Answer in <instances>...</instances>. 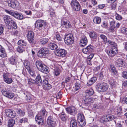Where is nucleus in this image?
<instances>
[{
    "mask_svg": "<svg viewBox=\"0 0 127 127\" xmlns=\"http://www.w3.org/2000/svg\"><path fill=\"white\" fill-rule=\"evenodd\" d=\"M93 47L91 45H89L86 48L83 49L82 51L83 53L89 55L93 50Z\"/></svg>",
    "mask_w": 127,
    "mask_h": 127,
    "instance_id": "obj_10",
    "label": "nucleus"
},
{
    "mask_svg": "<svg viewBox=\"0 0 127 127\" xmlns=\"http://www.w3.org/2000/svg\"><path fill=\"white\" fill-rule=\"evenodd\" d=\"M48 46L50 49L53 50H57L58 47L57 45L53 43H50L48 45Z\"/></svg>",
    "mask_w": 127,
    "mask_h": 127,
    "instance_id": "obj_30",
    "label": "nucleus"
},
{
    "mask_svg": "<svg viewBox=\"0 0 127 127\" xmlns=\"http://www.w3.org/2000/svg\"><path fill=\"white\" fill-rule=\"evenodd\" d=\"M106 117L108 120V122L110 121H111L114 119V116L111 115H108L106 116Z\"/></svg>",
    "mask_w": 127,
    "mask_h": 127,
    "instance_id": "obj_51",
    "label": "nucleus"
},
{
    "mask_svg": "<svg viewBox=\"0 0 127 127\" xmlns=\"http://www.w3.org/2000/svg\"><path fill=\"white\" fill-rule=\"evenodd\" d=\"M108 86L107 84L103 82L98 83L96 86V88L99 92H104L108 89Z\"/></svg>",
    "mask_w": 127,
    "mask_h": 127,
    "instance_id": "obj_2",
    "label": "nucleus"
},
{
    "mask_svg": "<svg viewBox=\"0 0 127 127\" xmlns=\"http://www.w3.org/2000/svg\"><path fill=\"white\" fill-rule=\"evenodd\" d=\"M56 119L53 116H49L47 119V123L49 127H54L56 125Z\"/></svg>",
    "mask_w": 127,
    "mask_h": 127,
    "instance_id": "obj_4",
    "label": "nucleus"
},
{
    "mask_svg": "<svg viewBox=\"0 0 127 127\" xmlns=\"http://www.w3.org/2000/svg\"><path fill=\"white\" fill-rule=\"evenodd\" d=\"M77 121L79 125L80 126L83 127L86 124L84 120V116L82 113H80L78 114Z\"/></svg>",
    "mask_w": 127,
    "mask_h": 127,
    "instance_id": "obj_3",
    "label": "nucleus"
},
{
    "mask_svg": "<svg viewBox=\"0 0 127 127\" xmlns=\"http://www.w3.org/2000/svg\"><path fill=\"white\" fill-rule=\"evenodd\" d=\"M62 24L63 26L66 28H70L72 27L70 23L68 21H64Z\"/></svg>",
    "mask_w": 127,
    "mask_h": 127,
    "instance_id": "obj_26",
    "label": "nucleus"
},
{
    "mask_svg": "<svg viewBox=\"0 0 127 127\" xmlns=\"http://www.w3.org/2000/svg\"><path fill=\"white\" fill-rule=\"evenodd\" d=\"M117 49L116 47L113 46L110 50H107V53L110 57H113L117 53Z\"/></svg>",
    "mask_w": 127,
    "mask_h": 127,
    "instance_id": "obj_6",
    "label": "nucleus"
},
{
    "mask_svg": "<svg viewBox=\"0 0 127 127\" xmlns=\"http://www.w3.org/2000/svg\"><path fill=\"white\" fill-rule=\"evenodd\" d=\"M28 72H29L30 74L32 76L34 77L35 76V74L34 72L32 70H31V69L30 70H28Z\"/></svg>",
    "mask_w": 127,
    "mask_h": 127,
    "instance_id": "obj_58",
    "label": "nucleus"
},
{
    "mask_svg": "<svg viewBox=\"0 0 127 127\" xmlns=\"http://www.w3.org/2000/svg\"><path fill=\"white\" fill-rule=\"evenodd\" d=\"M96 80V78L95 77H92L90 80H89L87 83L88 86L92 85Z\"/></svg>",
    "mask_w": 127,
    "mask_h": 127,
    "instance_id": "obj_24",
    "label": "nucleus"
},
{
    "mask_svg": "<svg viewBox=\"0 0 127 127\" xmlns=\"http://www.w3.org/2000/svg\"><path fill=\"white\" fill-rule=\"evenodd\" d=\"M28 121V119L27 118H23L21 119L19 122L20 123H25L26 122H27Z\"/></svg>",
    "mask_w": 127,
    "mask_h": 127,
    "instance_id": "obj_53",
    "label": "nucleus"
},
{
    "mask_svg": "<svg viewBox=\"0 0 127 127\" xmlns=\"http://www.w3.org/2000/svg\"><path fill=\"white\" fill-rule=\"evenodd\" d=\"M54 73L55 75L56 76H58L60 73V70L58 69H55L54 70Z\"/></svg>",
    "mask_w": 127,
    "mask_h": 127,
    "instance_id": "obj_52",
    "label": "nucleus"
},
{
    "mask_svg": "<svg viewBox=\"0 0 127 127\" xmlns=\"http://www.w3.org/2000/svg\"><path fill=\"white\" fill-rule=\"evenodd\" d=\"M100 121L101 123L105 124L108 122V120L106 116H103L100 119Z\"/></svg>",
    "mask_w": 127,
    "mask_h": 127,
    "instance_id": "obj_42",
    "label": "nucleus"
},
{
    "mask_svg": "<svg viewBox=\"0 0 127 127\" xmlns=\"http://www.w3.org/2000/svg\"><path fill=\"white\" fill-rule=\"evenodd\" d=\"M3 77L4 81L7 84H10L12 82V79L9 77L7 73H4L3 75Z\"/></svg>",
    "mask_w": 127,
    "mask_h": 127,
    "instance_id": "obj_16",
    "label": "nucleus"
},
{
    "mask_svg": "<svg viewBox=\"0 0 127 127\" xmlns=\"http://www.w3.org/2000/svg\"><path fill=\"white\" fill-rule=\"evenodd\" d=\"M34 33L32 31L29 32L27 34V38L29 42L30 43L34 44Z\"/></svg>",
    "mask_w": 127,
    "mask_h": 127,
    "instance_id": "obj_9",
    "label": "nucleus"
},
{
    "mask_svg": "<svg viewBox=\"0 0 127 127\" xmlns=\"http://www.w3.org/2000/svg\"><path fill=\"white\" fill-rule=\"evenodd\" d=\"M81 85L79 83H76L75 85V90L77 91L80 89Z\"/></svg>",
    "mask_w": 127,
    "mask_h": 127,
    "instance_id": "obj_54",
    "label": "nucleus"
},
{
    "mask_svg": "<svg viewBox=\"0 0 127 127\" xmlns=\"http://www.w3.org/2000/svg\"><path fill=\"white\" fill-rule=\"evenodd\" d=\"M109 70L114 75H116L117 73V71L114 65H110L109 67Z\"/></svg>",
    "mask_w": 127,
    "mask_h": 127,
    "instance_id": "obj_22",
    "label": "nucleus"
},
{
    "mask_svg": "<svg viewBox=\"0 0 127 127\" xmlns=\"http://www.w3.org/2000/svg\"><path fill=\"white\" fill-rule=\"evenodd\" d=\"M17 111L18 114L21 116H23L25 115V112L20 109H18Z\"/></svg>",
    "mask_w": 127,
    "mask_h": 127,
    "instance_id": "obj_44",
    "label": "nucleus"
},
{
    "mask_svg": "<svg viewBox=\"0 0 127 127\" xmlns=\"http://www.w3.org/2000/svg\"><path fill=\"white\" fill-rule=\"evenodd\" d=\"M117 115L119 116H121L123 114L122 112V108L121 107H118L116 111Z\"/></svg>",
    "mask_w": 127,
    "mask_h": 127,
    "instance_id": "obj_38",
    "label": "nucleus"
},
{
    "mask_svg": "<svg viewBox=\"0 0 127 127\" xmlns=\"http://www.w3.org/2000/svg\"><path fill=\"white\" fill-rule=\"evenodd\" d=\"M16 2L17 1L15 0H8V5L13 8H14L16 6Z\"/></svg>",
    "mask_w": 127,
    "mask_h": 127,
    "instance_id": "obj_17",
    "label": "nucleus"
},
{
    "mask_svg": "<svg viewBox=\"0 0 127 127\" xmlns=\"http://www.w3.org/2000/svg\"><path fill=\"white\" fill-rule=\"evenodd\" d=\"M42 66L39 69V70L44 73H48L49 72L48 67L45 65H42Z\"/></svg>",
    "mask_w": 127,
    "mask_h": 127,
    "instance_id": "obj_19",
    "label": "nucleus"
},
{
    "mask_svg": "<svg viewBox=\"0 0 127 127\" xmlns=\"http://www.w3.org/2000/svg\"><path fill=\"white\" fill-rule=\"evenodd\" d=\"M8 50L11 52H12L13 51V46L11 44H9L8 46Z\"/></svg>",
    "mask_w": 127,
    "mask_h": 127,
    "instance_id": "obj_56",
    "label": "nucleus"
},
{
    "mask_svg": "<svg viewBox=\"0 0 127 127\" xmlns=\"http://www.w3.org/2000/svg\"><path fill=\"white\" fill-rule=\"evenodd\" d=\"M5 113L7 116L9 117L14 118L15 116V112L10 109L6 110Z\"/></svg>",
    "mask_w": 127,
    "mask_h": 127,
    "instance_id": "obj_15",
    "label": "nucleus"
},
{
    "mask_svg": "<svg viewBox=\"0 0 127 127\" xmlns=\"http://www.w3.org/2000/svg\"><path fill=\"white\" fill-rule=\"evenodd\" d=\"M43 88L45 90H49L51 88V86L49 83L43 86Z\"/></svg>",
    "mask_w": 127,
    "mask_h": 127,
    "instance_id": "obj_49",
    "label": "nucleus"
},
{
    "mask_svg": "<svg viewBox=\"0 0 127 127\" xmlns=\"http://www.w3.org/2000/svg\"><path fill=\"white\" fill-rule=\"evenodd\" d=\"M6 54L4 49L0 45V56L4 58L6 56Z\"/></svg>",
    "mask_w": 127,
    "mask_h": 127,
    "instance_id": "obj_20",
    "label": "nucleus"
},
{
    "mask_svg": "<svg viewBox=\"0 0 127 127\" xmlns=\"http://www.w3.org/2000/svg\"><path fill=\"white\" fill-rule=\"evenodd\" d=\"M1 92L3 95L6 97L8 96V94L9 93V90L5 88V89H3L1 90Z\"/></svg>",
    "mask_w": 127,
    "mask_h": 127,
    "instance_id": "obj_43",
    "label": "nucleus"
},
{
    "mask_svg": "<svg viewBox=\"0 0 127 127\" xmlns=\"http://www.w3.org/2000/svg\"><path fill=\"white\" fill-rule=\"evenodd\" d=\"M5 11L7 13L11 15L13 17L14 16L15 14V12H13L12 11H9L6 9H5Z\"/></svg>",
    "mask_w": 127,
    "mask_h": 127,
    "instance_id": "obj_47",
    "label": "nucleus"
},
{
    "mask_svg": "<svg viewBox=\"0 0 127 127\" xmlns=\"http://www.w3.org/2000/svg\"><path fill=\"white\" fill-rule=\"evenodd\" d=\"M43 117L40 115H39V114L36 116L35 118V121L38 125H42L44 124Z\"/></svg>",
    "mask_w": 127,
    "mask_h": 127,
    "instance_id": "obj_13",
    "label": "nucleus"
},
{
    "mask_svg": "<svg viewBox=\"0 0 127 127\" xmlns=\"http://www.w3.org/2000/svg\"><path fill=\"white\" fill-rule=\"evenodd\" d=\"M35 82L38 86H40L42 84V80L40 74H38L35 79Z\"/></svg>",
    "mask_w": 127,
    "mask_h": 127,
    "instance_id": "obj_27",
    "label": "nucleus"
},
{
    "mask_svg": "<svg viewBox=\"0 0 127 127\" xmlns=\"http://www.w3.org/2000/svg\"><path fill=\"white\" fill-rule=\"evenodd\" d=\"M50 51L48 49L46 48H42L40 49L38 52V56L40 57H47L49 55Z\"/></svg>",
    "mask_w": 127,
    "mask_h": 127,
    "instance_id": "obj_1",
    "label": "nucleus"
},
{
    "mask_svg": "<svg viewBox=\"0 0 127 127\" xmlns=\"http://www.w3.org/2000/svg\"><path fill=\"white\" fill-rule=\"evenodd\" d=\"M18 44L21 46H25L27 44V42L23 40H19L18 42Z\"/></svg>",
    "mask_w": 127,
    "mask_h": 127,
    "instance_id": "obj_36",
    "label": "nucleus"
},
{
    "mask_svg": "<svg viewBox=\"0 0 127 127\" xmlns=\"http://www.w3.org/2000/svg\"><path fill=\"white\" fill-rule=\"evenodd\" d=\"M115 16L116 19L118 20H121L122 19V17L121 16L117 13L115 14Z\"/></svg>",
    "mask_w": 127,
    "mask_h": 127,
    "instance_id": "obj_57",
    "label": "nucleus"
},
{
    "mask_svg": "<svg viewBox=\"0 0 127 127\" xmlns=\"http://www.w3.org/2000/svg\"><path fill=\"white\" fill-rule=\"evenodd\" d=\"M89 34L90 37L93 39L96 38L97 37L96 33L95 32H91L89 33Z\"/></svg>",
    "mask_w": 127,
    "mask_h": 127,
    "instance_id": "obj_35",
    "label": "nucleus"
},
{
    "mask_svg": "<svg viewBox=\"0 0 127 127\" xmlns=\"http://www.w3.org/2000/svg\"><path fill=\"white\" fill-rule=\"evenodd\" d=\"M11 25V26L14 29H16L17 28V25L16 23L14 21V22L12 23V24Z\"/></svg>",
    "mask_w": 127,
    "mask_h": 127,
    "instance_id": "obj_59",
    "label": "nucleus"
},
{
    "mask_svg": "<svg viewBox=\"0 0 127 127\" xmlns=\"http://www.w3.org/2000/svg\"><path fill=\"white\" fill-rule=\"evenodd\" d=\"M24 65L25 68L28 70H30V62L27 61H25L24 63Z\"/></svg>",
    "mask_w": 127,
    "mask_h": 127,
    "instance_id": "obj_32",
    "label": "nucleus"
},
{
    "mask_svg": "<svg viewBox=\"0 0 127 127\" xmlns=\"http://www.w3.org/2000/svg\"><path fill=\"white\" fill-rule=\"evenodd\" d=\"M64 41L65 43L68 45L72 44L74 41L72 35L69 34L67 35L65 37Z\"/></svg>",
    "mask_w": 127,
    "mask_h": 127,
    "instance_id": "obj_8",
    "label": "nucleus"
},
{
    "mask_svg": "<svg viewBox=\"0 0 127 127\" xmlns=\"http://www.w3.org/2000/svg\"><path fill=\"white\" fill-rule=\"evenodd\" d=\"M8 95L7 97L10 98H11L14 97V94L9 90V93H8Z\"/></svg>",
    "mask_w": 127,
    "mask_h": 127,
    "instance_id": "obj_48",
    "label": "nucleus"
},
{
    "mask_svg": "<svg viewBox=\"0 0 127 127\" xmlns=\"http://www.w3.org/2000/svg\"><path fill=\"white\" fill-rule=\"evenodd\" d=\"M96 80V78L95 77H92L90 80H89L87 83L88 86L92 85Z\"/></svg>",
    "mask_w": 127,
    "mask_h": 127,
    "instance_id": "obj_25",
    "label": "nucleus"
},
{
    "mask_svg": "<svg viewBox=\"0 0 127 127\" xmlns=\"http://www.w3.org/2000/svg\"><path fill=\"white\" fill-rule=\"evenodd\" d=\"M121 31L124 34H127V28H122L121 29Z\"/></svg>",
    "mask_w": 127,
    "mask_h": 127,
    "instance_id": "obj_62",
    "label": "nucleus"
},
{
    "mask_svg": "<svg viewBox=\"0 0 127 127\" xmlns=\"http://www.w3.org/2000/svg\"><path fill=\"white\" fill-rule=\"evenodd\" d=\"M9 61L10 62V63L12 64H15L16 63V60L15 57L13 56L11 57L10 58Z\"/></svg>",
    "mask_w": 127,
    "mask_h": 127,
    "instance_id": "obj_46",
    "label": "nucleus"
},
{
    "mask_svg": "<svg viewBox=\"0 0 127 127\" xmlns=\"http://www.w3.org/2000/svg\"><path fill=\"white\" fill-rule=\"evenodd\" d=\"M85 92L87 95H91L94 93V91L92 89H90L88 90L85 91Z\"/></svg>",
    "mask_w": 127,
    "mask_h": 127,
    "instance_id": "obj_41",
    "label": "nucleus"
},
{
    "mask_svg": "<svg viewBox=\"0 0 127 127\" xmlns=\"http://www.w3.org/2000/svg\"><path fill=\"white\" fill-rule=\"evenodd\" d=\"M66 54V51L63 49H60L56 51V55L59 57H64Z\"/></svg>",
    "mask_w": 127,
    "mask_h": 127,
    "instance_id": "obj_12",
    "label": "nucleus"
},
{
    "mask_svg": "<svg viewBox=\"0 0 127 127\" xmlns=\"http://www.w3.org/2000/svg\"><path fill=\"white\" fill-rule=\"evenodd\" d=\"M122 86L124 87H127V81L126 80L123 81Z\"/></svg>",
    "mask_w": 127,
    "mask_h": 127,
    "instance_id": "obj_64",
    "label": "nucleus"
},
{
    "mask_svg": "<svg viewBox=\"0 0 127 127\" xmlns=\"http://www.w3.org/2000/svg\"><path fill=\"white\" fill-rule=\"evenodd\" d=\"M93 21L94 23L96 24H99L101 22V19L98 17H95L93 19Z\"/></svg>",
    "mask_w": 127,
    "mask_h": 127,
    "instance_id": "obj_40",
    "label": "nucleus"
},
{
    "mask_svg": "<svg viewBox=\"0 0 127 127\" xmlns=\"http://www.w3.org/2000/svg\"><path fill=\"white\" fill-rule=\"evenodd\" d=\"M115 26H111L109 29V31L111 32H113L115 31Z\"/></svg>",
    "mask_w": 127,
    "mask_h": 127,
    "instance_id": "obj_60",
    "label": "nucleus"
},
{
    "mask_svg": "<svg viewBox=\"0 0 127 127\" xmlns=\"http://www.w3.org/2000/svg\"><path fill=\"white\" fill-rule=\"evenodd\" d=\"M44 24L45 22L43 20H37L35 23V27L39 30H42L44 28Z\"/></svg>",
    "mask_w": 127,
    "mask_h": 127,
    "instance_id": "obj_5",
    "label": "nucleus"
},
{
    "mask_svg": "<svg viewBox=\"0 0 127 127\" xmlns=\"http://www.w3.org/2000/svg\"><path fill=\"white\" fill-rule=\"evenodd\" d=\"M71 5L73 9L76 11H79L80 9L81 6L79 3L76 0H72Z\"/></svg>",
    "mask_w": 127,
    "mask_h": 127,
    "instance_id": "obj_7",
    "label": "nucleus"
},
{
    "mask_svg": "<svg viewBox=\"0 0 127 127\" xmlns=\"http://www.w3.org/2000/svg\"><path fill=\"white\" fill-rule=\"evenodd\" d=\"M35 65L37 68L39 69H40L41 67L42 66V65H44L42 64V62L41 61L39 60H37L36 61Z\"/></svg>",
    "mask_w": 127,
    "mask_h": 127,
    "instance_id": "obj_34",
    "label": "nucleus"
},
{
    "mask_svg": "<svg viewBox=\"0 0 127 127\" xmlns=\"http://www.w3.org/2000/svg\"><path fill=\"white\" fill-rule=\"evenodd\" d=\"M67 112L72 115H74L76 113L75 108L73 106L69 107L66 108Z\"/></svg>",
    "mask_w": 127,
    "mask_h": 127,
    "instance_id": "obj_14",
    "label": "nucleus"
},
{
    "mask_svg": "<svg viewBox=\"0 0 127 127\" xmlns=\"http://www.w3.org/2000/svg\"><path fill=\"white\" fill-rule=\"evenodd\" d=\"M10 18V17L8 15H5L3 16V19L6 24Z\"/></svg>",
    "mask_w": 127,
    "mask_h": 127,
    "instance_id": "obj_45",
    "label": "nucleus"
},
{
    "mask_svg": "<svg viewBox=\"0 0 127 127\" xmlns=\"http://www.w3.org/2000/svg\"><path fill=\"white\" fill-rule=\"evenodd\" d=\"M70 127H77L76 121L75 119L72 120L70 123Z\"/></svg>",
    "mask_w": 127,
    "mask_h": 127,
    "instance_id": "obj_29",
    "label": "nucleus"
},
{
    "mask_svg": "<svg viewBox=\"0 0 127 127\" xmlns=\"http://www.w3.org/2000/svg\"><path fill=\"white\" fill-rule=\"evenodd\" d=\"M15 122V121L12 119H9L8 124V127H13Z\"/></svg>",
    "mask_w": 127,
    "mask_h": 127,
    "instance_id": "obj_31",
    "label": "nucleus"
},
{
    "mask_svg": "<svg viewBox=\"0 0 127 127\" xmlns=\"http://www.w3.org/2000/svg\"><path fill=\"white\" fill-rule=\"evenodd\" d=\"M108 83L111 86L113 87H115L116 85V82L112 78H110L108 79Z\"/></svg>",
    "mask_w": 127,
    "mask_h": 127,
    "instance_id": "obj_23",
    "label": "nucleus"
},
{
    "mask_svg": "<svg viewBox=\"0 0 127 127\" xmlns=\"http://www.w3.org/2000/svg\"><path fill=\"white\" fill-rule=\"evenodd\" d=\"M17 50L19 53H22L24 51V49L23 47L19 46L17 48Z\"/></svg>",
    "mask_w": 127,
    "mask_h": 127,
    "instance_id": "obj_50",
    "label": "nucleus"
},
{
    "mask_svg": "<svg viewBox=\"0 0 127 127\" xmlns=\"http://www.w3.org/2000/svg\"><path fill=\"white\" fill-rule=\"evenodd\" d=\"M14 17L19 20H22L23 18V16L21 13L17 12H15Z\"/></svg>",
    "mask_w": 127,
    "mask_h": 127,
    "instance_id": "obj_33",
    "label": "nucleus"
},
{
    "mask_svg": "<svg viewBox=\"0 0 127 127\" xmlns=\"http://www.w3.org/2000/svg\"><path fill=\"white\" fill-rule=\"evenodd\" d=\"M122 76L124 78L127 79V72L123 71V72Z\"/></svg>",
    "mask_w": 127,
    "mask_h": 127,
    "instance_id": "obj_63",
    "label": "nucleus"
},
{
    "mask_svg": "<svg viewBox=\"0 0 127 127\" xmlns=\"http://www.w3.org/2000/svg\"><path fill=\"white\" fill-rule=\"evenodd\" d=\"M88 41L86 37H83L80 41V46L81 47H84L86 45Z\"/></svg>",
    "mask_w": 127,
    "mask_h": 127,
    "instance_id": "obj_18",
    "label": "nucleus"
},
{
    "mask_svg": "<svg viewBox=\"0 0 127 127\" xmlns=\"http://www.w3.org/2000/svg\"><path fill=\"white\" fill-rule=\"evenodd\" d=\"M38 114L39 115H40L41 116L44 117L46 116L47 114V112L45 109H42L41 110Z\"/></svg>",
    "mask_w": 127,
    "mask_h": 127,
    "instance_id": "obj_28",
    "label": "nucleus"
},
{
    "mask_svg": "<svg viewBox=\"0 0 127 127\" xmlns=\"http://www.w3.org/2000/svg\"><path fill=\"white\" fill-rule=\"evenodd\" d=\"M99 37L105 43H109L112 45H114L115 44V43L114 42L107 39V37L103 34H100L99 35Z\"/></svg>",
    "mask_w": 127,
    "mask_h": 127,
    "instance_id": "obj_11",
    "label": "nucleus"
},
{
    "mask_svg": "<svg viewBox=\"0 0 127 127\" xmlns=\"http://www.w3.org/2000/svg\"><path fill=\"white\" fill-rule=\"evenodd\" d=\"M124 62L122 59L119 58L116 61L115 64L117 66L120 67L123 64Z\"/></svg>",
    "mask_w": 127,
    "mask_h": 127,
    "instance_id": "obj_21",
    "label": "nucleus"
},
{
    "mask_svg": "<svg viewBox=\"0 0 127 127\" xmlns=\"http://www.w3.org/2000/svg\"><path fill=\"white\" fill-rule=\"evenodd\" d=\"M48 40L49 39L47 38H42L40 39V43L42 45H44L48 42Z\"/></svg>",
    "mask_w": 127,
    "mask_h": 127,
    "instance_id": "obj_37",
    "label": "nucleus"
},
{
    "mask_svg": "<svg viewBox=\"0 0 127 127\" xmlns=\"http://www.w3.org/2000/svg\"><path fill=\"white\" fill-rule=\"evenodd\" d=\"M60 118L63 122L64 123H65L66 120V116H64L63 115L61 116Z\"/></svg>",
    "mask_w": 127,
    "mask_h": 127,
    "instance_id": "obj_55",
    "label": "nucleus"
},
{
    "mask_svg": "<svg viewBox=\"0 0 127 127\" xmlns=\"http://www.w3.org/2000/svg\"><path fill=\"white\" fill-rule=\"evenodd\" d=\"M33 96L29 94H27L26 95V99L27 101L29 102H30L32 99Z\"/></svg>",
    "mask_w": 127,
    "mask_h": 127,
    "instance_id": "obj_39",
    "label": "nucleus"
},
{
    "mask_svg": "<svg viewBox=\"0 0 127 127\" xmlns=\"http://www.w3.org/2000/svg\"><path fill=\"white\" fill-rule=\"evenodd\" d=\"M28 82L29 84H31L32 83L33 84L35 82V80H32V79H28Z\"/></svg>",
    "mask_w": 127,
    "mask_h": 127,
    "instance_id": "obj_61",
    "label": "nucleus"
}]
</instances>
